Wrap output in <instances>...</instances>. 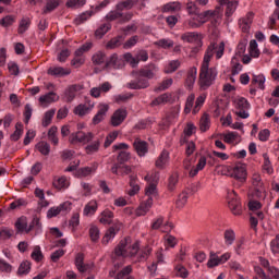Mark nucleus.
<instances>
[{
	"instance_id": "obj_27",
	"label": "nucleus",
	"mask_w": 279,
	"mask_h": 279,
	"mask_svg": "<svg viewBox=\"0 0 279 279\" xmlns=\"http://www.w3.org/2000/svg\"><path fill=\"white\" fill-rule=\"evenodd\" d=\"M59 99L60 96H58V94L50 92L39 97V104L41 106H49V104H54V101H59Z\"/></svg>"
},
{
	"instance_id": "obj_17",
	"label": "nucleus",
	"mask_w": 279,
	"mask_h": 279,
	"mask_svg": "<svg viewBox=\"0 0 279 279\" xmlns=\"http://www.w3.org/2000/svg\"><path fill=\"white\" fill-rule=\"evenodd\" d=\"M128 119V110L126 109H117L111 116V125L113 128H119L123 121Z\"/></svg>"
},
{
	"instance_id": "obj_37",
	"label": "nucleus",
	"mask_w": 279,
	"mask_h": 279,
	"mask_svg": "<svg viewBox=\"0 0 279 279\" xmlns=\"http://www.w3.org/2000/svg\"><path fill=\"white\" fill-rule=\"evenodd\" d=\"M223 240H225V245L227 247H230V245H234V242L236 241V233L232 229H227L223 232Z\"/></svg>"
},
{
	"instance_id": "obj_3",
	"label": "nucleus",
	"mask_w": 279,
	"mask_h": 279,
	"mask_svg": "<svg viewBox=\"0 0 279 279\" xmlns=\"http://www.w3.org/2000/svg\"><path fill=\"white\" fill-rule=\"evenodd\" d=\"M230 178H233L241 184L247 182V166L245 163H235L233 167L228 169Z\"/></svg>"
},
{
	"instance_id": "obj_4",
	"label": "nucleus",
	"mask_w": 279,
	"mask_h": 279,
	"mask_svg": "<svg viewBox=\"0 0 279 279\" xmlns=\"http://www.w3.org/2000/svg\"><path fill=\"white\" fill-rule=\"evenodd\" d=\"M93 138H95V134H93V132L86 133L84 131H78L70 135L69 142L71 145H77V143H81L82 145H88Z\"/></svg>"
},
{
	"instance_id": "obj_60",
	"label": "nucleus",
	"mask_w": 279,
	"mask_h": 279,
	"mask_svg": "<svg viewBox=\"0 0 279 279\" xmlns=\"http://www.w3.org/2000/svg\"><path fill=\"white\" fill-rule=\"evenodd\" d=\"M31 258L35 260V263H40L43 258H45V255H43V251L40 250V246H34L33 252L31 254Z\"/></svg>"
},
{
	"instance_id": "obj_58",
	"label": "nucleus",
	"mask_w": 279,
	"mask_h": 279,
	"mask_svg": "<svg viewBox=\"0 0 279 279\" xmlns=\"http://www.w3.org/2000/svg\"><path fill=\"white\" fill-rule=\"evenodd\" d=\"M187 202H189V193L182 192L181 194H179L177 198L175 206L177 208H184Z\"/></svg>"
},
{
	"instance_id": "obj_38",
	"label": "nucleus",
	"mask_w": 279,
	"mask_h": 279,
	"mask_svg": "<svg viewBox=\"0 0 279 279\" xmlns=\"http://www.w3.org/2000/svg\"><path fill=\"white\" fill-rule=\"evenodd\" d=\"M204 167H206V157H201L196 167L191 168L190 178H195L199 171L204 170Z\"/></svg>"
},
{
	"instance_id": "obj_40",
	"label": "nucleus",
	"mask_w": 279,
	"mask_h": 279,
	"mask_svg": "<svg viewBox=\"0 0 279 279\" xmlns=\"http://www.w3.org/2000/svg\"><path fill=\"white\" fill-rule=\"evenodd\" d=\"M53 117H56V109L46 111L44 118L41 119L43 128H49V125H51V121H53Z\"/></svg>"
},
{
	"instance_id": "obj_41",
	"label": "nucleus",
	"mask_w": 279,
	"mask_h": 279,
	"mask_svg": "<svg viewBox=\"0 0 279 279\" xmlns=\"http://www.w3.org/2000/svg\"><path fill=\"white\" fill-rule=\"evenodd\" d=\"M99 147H101V141L96 140L85 147V153L88 156H93V154H97V151H99Z\"/></svg>"
},
{
	"instance_id": "obj_53",
	"label": "nucleus",
	"mask_w": 279,
	"mask_h": 279,
	"mask_svg": "<svg viewBox=\"0 0 279 279\" xmlns=\"http://www.w3.org/2000/svg\"><path fill=\"white\" fill-rule=\"evenodd\" d=\"M97 171V165H93L90 167H84L78 169L80 178H88V175L95 173Z\"/></svg>"
},
{
	"instance_id": "obj_39",
	"label": "nucleus",
	"mask_w": 279,
	"mask_h": 279,
	"mask_svg": "<svg viewBox=\"0 0 279 279\" xmlns=\"http://www.w3.org/2000/svg\"><path fill=\"white\" fill-rule=\"evenodd\" d=\"M92 62L95 66H101V64H106V52L97 51L92 57Z\"/></svg>"
},
{
	"instance_id": "obj_15",
	"label": "nucleus",
	"mask_w": 279,
	"mask_h": 279,
	"mask_svg": "<svg viewBox=\"0 0 279 279\" xmlns=\"http://www.w3.org/2000/svg\"><path fill=\"white\" fill-rule=\"evenodd\" d=\"M150 228L151 230H160L161 228V232H171L173 225L170 222L165 223V217L159 216L153 220Z\"/></svg>"
},
{
	"instance_id": "obj_18",
	"label": "nucleus",
	"mask_w": 279,
	"mask_h": 279,
	"mask_svg": "<svg viewBox=\"0 0 279 279\" xmlns=\"http://www.w3.org/2000/svg\"><path fill=\"white\" fill-rule=\"evenodd\" d=\"M220 5H227L225 15L227 19H230L234 12H236V8H239V0H217Z\"/></svg>"
},
{
	"instance_id": "obj_6",
	"label": "nucleus",
	"mask_w": 279,
	"mask_h": 279,
	"mask_svg": "<svg viewBox=\"0 0 279 279\" xmlns=\"http://www.w3.org/2000/svg\"><path fill=\"white\" fill-rule=\"evenodd\" d=\"M204 23H208V11L203 13H199L198 11L187 21V26L189 29H197L198 27H202Z\"/></svg>"
},
{
	"instance_id": "obj_44",
	"label": "nucleus",
	"mask_w": 279,
	"mask_h": 279,
	"mask_svg": "<svg viewBox=\"0 0 279 279\" xmlns=\"http://www.w3.org/2000/svg\"><path fill=\"white\" fill-rule=\"evenodd\" d=\"M48 140L52 145L58 146L60 140L58 138V126L53 125L48 131Z\"/></svg>"
},
{
	"instance_id": "obj_1",
	"label": "nucleus",
	"mask_w": 279,
	"mask_h": 279,
	"mask_svg": "<svg viewBox=\"0 0 279 279\" xmlns=\"http://www.w3.org/2000/svg\"><path fill=\"white\" fill-rule=\"evenodd\" d=\"M215 49H217L215 44H210L207 47L201 64L198 85L202 90H208L215 84V80H217V69L210 68V60L215 56Z\"/></svg>"
},
{
	"instance_id": "obj_59",
	"label": "nucleus",
	"mask_w": 279,
	"mask_h": 279,
	"mask_svg": "<svg viewBox=\"0 0 279 279\" xmlns=\"http://www.w3.org/2000/svg\"><path fill=\"white\" fill-rule=\"evenodd\" d=\"M36 149H38V151L41 153L43 156H49V153L51 151V146L47 142H39L36 145Z\"/></svg>"
},
{
	"instance_id": "obj_64",
	"label": "nucleus",
	"mask_w": 279,
	"mask_h": 279,
	"mask_svg": "<svg viewBox=\"0 0 279 279\" xmlns=\"http://www.w3.org/2000/svg\"><path fill=\"white\" fill-rule=\"evenodd\" d=\"M266 279H279V269L276 266L269 267Z\"/></svg>"
},
{
	"instance_id": "obj_51",
	"label": "nucleus",
	"mask_w": 279,
	"mask_h": 279,
	"mask_svg": "<svg viewBox=\"0 0 279 279\" xmlns=\"http://www.w3.org/2000/svg\"><path fill=\"white\" fill-rule=\"evenodd\" d=\"M89 239L92 243H97L99 241V227L95 226V225H90L89 227Z\"/></svg>"
},
{
	"instance_id": "obj_5",
	"label": "nucleus",
	"mask_w": 279,
	"mask_h": 279,
	"mask_svg": "<svg viewBox=\"0 0 279 279\" xmlns=\"http://www.w3.org/2000/svg\"><path fill=\"white\" fill-rule=\"evenodd\" d=\"M133 16L134 14L132 12L123 13V11L116 9L113 11H110L105 19L109 22L120 21V23H128L132 21Z\"/></svg>"
},
{
	"instance_id": "obj_19",
	"label": "nucleus",
	"mask_w": 279,
	"mask_h": 279,
	"mask_svg": "<svg viewBox=\"0 0 279 279\" xmlns=\"http://www.w3.org/2000/svg\"><path fill=\"white\" fill-rule=\"evenodd\" d=\"M208 21H211L213 25H219L221 19H223V8L217 7L215 10H207Z\"/></svg>"
},
{
	"instance_id": "obj_12",
	"label": "nucleus",
	"mask_w": 279,
	"mask_h": 279,
	"mask_svg": "<svg viewBox=\"0 0 279 279\" xmlns=\"http://www.w3.org/2000/svg\"><path fill=\"white\" fill-rule=\"evenodd\" d=\"M94 108L95 102H93L90 99H86L84 104H80L74 108L73 113L76 114V117H86V114L93 112Z\"/></svg>"
},
{
	"instance_id": "obj_33",
	"label": "nucleus",
	"mask_w": 279,
	"mask_h": 279,
	"mask_svg": "<svg viewBox=\"0 0 279 279\" xmlns=\"http://www.w3.org/2000/svg\"><path fill=\"white\" fill-rule=\"evenodd\" d=\"M223 142L228 145H239L241 136L236 132H229L223 135Z\"/></svg>"
},
{
	"instance_id": "obj_57",
	"label": "nucleus",
	"mask_w": 279,
	"mask_h": 279,
	"mask_svg": "<svg viewBox=\"0 0 279 279\" xmlns=\"http://www.w3.org/2000/svg\"><path fill=\"white\" fill-rule=\"evenodd\" d=\"M21 136H23V123L17 122L15 124V131L11 134V141H20Z\"/></svg>"
},
{
	"instance_id": "obj_32",
	"label": "nucleus",
	"mask_w": 279,
	"mask_h": 279,
	"mask_svg": "<svg viewBox=\"0 0 279 279\" xmlns=\"http://www.w3.org/2000/svg\"><path fill=\"white\" fill-rule=\"evenodd\" d=\"M97 208H99L97 201H89L83 209V215L85 217H93L97 213Z\"/></svg>"
},
{
	"instance_id": "obj_8",
	"label": "nucleus",
	"mask_w": 279,
	"mask_h": 279,
	"mask_svg": "<svg viewBox=\"0 0 279 279\" xmlns=\"http://www.w3.org/2000/svg\"><path fill=\"white\" fill-rule=\"evenodd\" d=\"M228 204L232 215H242L243 206L241 205V201L239 196H236V192L231 191L228 193Z\"/></svg>"
},
{
	"instance_id": "obj_24",
	"label": "nucleus",
	"mask_w": 279,
	"mask_h": 279,
	"mask_svg": "<svg viewBox=\"0 0 279 279\" xmlns=\"http://www.w3.org/2000/svg\"><path fill=\"white\" fill-rule=\"evenodd\" d=\"M105 69H123V60L119 59L117 53L110 56L105 63Z\"/></svg>"
},
{
	"instance_id": "obj_45",
	"label": "nucleus",
	"mask_w": 279,
	"mask_h": 279,
	"mask_svg": "<svg viewBox=\"0 0 279 279\" xmlns=\"http://www.w3.org/2000/svg\"><path fill=\"white\" fill-rule=\"evenodd\" d=\"M112 29V24L107 23V24H102L100 25L96 32H95V36L97 38H104V36H106V34H108V32H110Z\"/></svg>"
},
{
	"instance_id": "obj_23",
	"label": "nucleus",
	"mask_w": 279,
	"mask_h": 279,
	"mask_svg": "<svg viewBox=\"0 0 279 279\" xmlns=\"http://www.w3.org/2000/svg\"><path fill=\"white\" fill-rule=\"evenodd\" d=\"M137 181L138 177L136 174L130 175L129 185L131 186V189L128 191V195H130V197H134V195H138V193L141 192V185L136 183Z\"/></svg>"
},
{
	"instance_id": "obj_55",
	"label": "nucleus",
	"mask_w": 279,
	"mask_h": 279,
	"mask_svg": "<svg viewBox=\"0 0 279 279\" xmlns=\"http://www.w3.org/2000/svg\"><path fill=\"white\" fill-rule=\"evenodd\" d=\"M173 86V78L163 80L157 87H155V93H160L162 90H167Z\"/></svg>"
},
{
	"instance_id": "obj_48",
	"label": "nucleus",
	"mask_w": 279,
	"mask_h": 279,
	"mask_svg": "<svg viewBox=\"0 0 279 279\" xmlns=\"http://www.w3.org/2000/svg\"><path fill=\"white\" fill-rule=\"evenodd\" d=\"M95 13L93 11H86L78 16L74 19V25H82L83 23H86L90 16H93Z\"/></svg>"
},
{
	"instance_id": "obj_34",
	"label": "nucleus",
	"mask_w": 279,
	"mask_h": 279,
	"mask_svg": "<svg viewBox=\"0 0 279 279\" xmlns=\"http://www.w3.org/2000/svg\"><path fill=\"white\" fill-rule=\"evenodd\" d=\"M112 219H114V213H112L110 209H105L99 215V222L104 226H110V223H112Z\"/></svg>"
},
{
	"instance_id": "obj_31",
	"label": "nucleus",
	"mask_w": 279,
	"mask_h": 279,
	"mask_svg": "<svg viewBox=\"0 0 279 279\" xmlns=\"http://www.w3.org/2000/svg\"><path fill=\"white\" fill-rule=\"evenodd\" d=\"M182 66V61L181 60H171L168 62V64L165 65L163 68V73L166 75H170L171 73H175L178 69Z\"/></svg>"
},
{
	"instance_id": "obj_11",
	"label": "nucleus",
	"mask_w": 279,
	"mask_h": 279,
	"mask_svg": "<svg viewBox=\"0 0 279 279\" xmlns=\"http://www.w3.org/2000/svg\"><path fill=\"white\" fill-rule=\"evenodd\" d=\"M252 23H254V12L250 11L245 14V16L241 17L238 21L239 28L243 34H250V29H252Z\"/></svg>"
},
{
	"instance_id": "obj_50",
	"label": "nucleus",
	"mask_w": 279,
	"mask_h": 279,
	"mask_svg": "<svg viewBox=\"0 0 279 279\" xmlns=\"http://www.w3.org/2000/svg\"><path fill=\"white\" fill-rule=\"evenodd\" d=\"M180 10H182V3L180 2H169L162 8V12H180Z\"/></svg>"
},
{
	"instance_id": "obj_2",
	"label": "nucleus",
	"mask_w": 279,
	"mask_h": 279,
	"mask_svg": "<svg viewBox=\"0 0 279 279\" xmlns=\"http://www.w3.org/2000/svg\"><path fill=\"white\" fill-rule=\"evenodd\" d=\"M138 250H141V244L138 242L130 243V239L125 238L120 241L117 245L114 252L116 256H122L123 258H132L138 254Z\"/></svg>"
},
{
	"instance_id": "obj_25",
	"label": "nucleus",
	"mask_w": 279,
	"mask_h": 279,
	"mask_svg": "<svg viewBox=\"0 0 279 279\" xmlns=\"http://www.w3.org/2000/svg\"><path fill=\"white\" fill-rule=\"evenodd\" d=\"M108 105H99L98 107V112L94 116L93 118V124L94 125H99L104 119H106V113L108 112Z\"/></svg>"
},
{
	"instance_id": "obj_61",
	"label": "nucleus",
	"mask_w": 279,
	"mask_h": 279,
	"mask_svg": "<svg viewBox=\"0 0 279 279\" xmlns=\"http://www.w3.org/2000/svg\"><path fill=\"white\" fill-rule=\"evenodd\" d=\"M32 25V20L29 17H24L20 21L19 25V34H25L29 26Z\"/></svg>"
},
{
	"instance_id": "obj_14",
	"label": "nucleus",
	"mask_w": 279,
	"mask_h": 279,
	"mask_svg": "<svg viewBox=\"0 0 279 279\" xmlns=\"http://www.w3.org/2000/svg\"><path fill=\"white\" fill-rule=\"evenodd\" d=\"M121 228H123V223L121 222H116L113 226H111L102 236L101 243L102 245H108L114 236H117V233L120 232Z\"/></svg>"
},
{
	"instance_id": "obj_35",
	"label": "nucleus",
	"mask_w": 279,
	"mask_h": 279,
	"mask_svg": "<svg viewBox=\"0 0 279 279\" xmlns=\"http://www.w3.org/2000/svg\"><path fill=\"white\" fill-rule=\"evenodd\" d=\"M75 266L77 267L78 271H81V274H84V271H88V269L93 267V264L92 265L84 264V254L78 253L75 257Z\"/></svg>"
},
{
	"instance_id": "obj_28",
	"label": "nucleus",
	"mask_w": 279,
	"mask_h": 279,
	"mask_svg": "<svg viewBox=\"0 0 279 279\" xmlns=\"http://www.w3.org/2000/svg\"><path fill=\"white\" fill-rule=\"evenodd\" d=\"M14 226L17 232H25L26 234H29V231H27L29 229V225H27V217L21 216L16 219Z\"/></svg>"
},
{
	"instance_id": "obj_62",
	"label": "nucleus",
	"mask_w": 279,
	"mask_h": 279,
	"mask_svg": "<svg viewBox=\"0 0 279 279\" xmlns=\"http://www.w3.org/2000/svg\"><path fill=\"white\" fill-rule=\"evenodd\" d=\"M145 195L147 197H156L158 195V189L156 183H149L146 187H145Z\"/></svg>"
},
{
	"instance_id": "obj_22",
	"label": "nucleus",
	"mask_w": 279,
	"mask_h": 279,
	"mask_svg": "<svg viewBox=\"0 0 279 279\" xmlns=\"http://www.w3.org/2000/svg\"><path fill=\"white\" fill-rule=\"evenodd\" d=\"M52 185L57 191H65V189L71 186V181L66 177H54Z\"/></svg>"
},
{
	"instance_id": "obj_43",
	"label": "nucleus",
	"mask_w": 279,
	"mask_h": 279,
	"mask_svg": "<svg viewBox=\"0 0 279 279\" xmlns=\"http://www.w3.org/2000/svg\"><path fill=\"white\" fill-rule=\"evenodd\" d=\"M265 82H266L265 75H263V74H259V75L254 74L253 77H252V81H251V86H254V85L257 84V86H258V88L260 90H265Z\"/></svg>"
},
{
	"instance_id": "obj_49",
	"label": "nucleus",
	"mask_w": 279,
	"mask_h": 279,
	"mask_svg": "<svg viewBox=\"0 0 279 279\" xmlns=\"http://www.w3.org/2000/svg\"><path fill=\"white\" fill-rule=\"evenodd\" d=\"M122 43L123 36L113 37L106 44V49H117L118 47H121Z\"/></svg>"
},
{
	"instance_id": "obj_36",
	"label": "nucleus",
	"mask_w": 279,
	"mask_h": 279,
	"mask_svg": "<svg viewBox=\"0 0 279 279\" xmlns=\"http://www.w3.org/2000/svg\"><path fill=\"white\" fill-rule=\"evenodd\" d=\"M171 101V94L165 93L155 98L151 102L150 106L154 108L156 106H165V104H169Z\"/></svg>"
},
{
	"instance_id": "obj_16",
	"label": "nucleus",
	"mask_w": 279,
	"mask_h": 279,
	"mask_svg": "<svg viewBox=\"0 0 279 279\" xmlns=\"http://www.w3.org/2000/svg\"><path fill=\"white\" fill-rule=\"evenodd\" d=\"M133 148L136 151L137 156H140V158H143V156H146L147 151H149V144H147V142L141 140L140 137H136L133 142Z\"/></svg>"
},
{
	"instance_id": "obj_7",
	"label": "nucleus",
	"mask_w": 279,
	"mask_h": 279,
	"mask_svg": "<svg viewBox=\"0 0 279 279\" xmlns=\"http://www.w3.org/2000/svg\"><path fill=\"white\" fill-rule=\"evenodd\" d=\"M252 184L254 186L253 197H256L257 199L265 197V186L263 185V178L260 177V173H253Z\"/></svg>"
},
{
	"instance_id": "obj_21",
	"label": "nucleus",
	"mask_w": 279,
	"mask_h": 279,
	"mask_svg": "<svg viewBox=\"0 0 279 279\" xmlns=\"http://www.w3.org/2000/svg\"><path fill=\"white\" fill-rule=\"evenodd\" d=\"M48 75H52L54 77H66V75H71V69L62 66H51L48 69Z\"/></svg>"
},
{
	"instance_id": "obj_26",
	"label": "nucleus",
	"mask_w": 279,
	"mask_h": 279,
	"mask_svg": "<svg viewBox=\"0 0 279 279\" xmlns=\"http://www.w3.org/2000/svg\"><path fill=\"white\" fill-rule=\"evenodd\" d=\"M128 88L131 90H141L143 88H149V81L145 78H138L137 81H131L128 83Z\"/></svg>"
},
{
	"instance_id": "obj_63",
	"label": "nucleus",
	"mask_w": 279,
	"mask_h": 279,
	"mask_svg": "<svg viewBox=\"0 0 279 279\" xmlns=\"http://www.w3.org/2000/svg\"><path fill=\"white\" fill-rule=\"evenodd\" d=\"M174 274L178 278H189V270L183 265H177L174 267Z\"/></svg>"
},
{
	"instance_id": "obj_30",
	"label": "nucleus",
	"mask_w": 279,
	"mask_h": 279,
	"mask_svg": "<svg viewBox=\"0 0 279 279\" xmlns=\"http://www.w3.org/2000/svg\"><path fill=\"white\" fill-rule=\"evenodd\" d=\"M169 165V151L162 150L155 161V166L157 169H165Z\"/></svg>"
},
{
	"instance_id": "obj_52",
	"label": "nucleus",
	"mask_w": 279,
	"mask_h": 279,
	"mask_svg": "<svg viewBox=\"0 0 279 279\" xmlns=\"http://www.w3.org/2000/svg\"><path fill=\"white\" fill-rule=\"evenodd\" d=\"M59 5V0H47L46 7L43 10V14H49L50 12H53V10H56Z\"/></svg>"
},
{
	"instance_id": "obj_46",
	"label": "nucleus",
	"mask_w": 279,
	"mask_h": 279,
	"mask_svg": "<svg viewBox=\"0 0 279 279\" xmlns=\"http://www.w3.org/2000/svg\"><path fill=\"white\" fill-rule=\"evenodd\" d=\"M155 47H160V49H172L175 43L172 39L162 38L154 43Z\"/></svg>"
},
{
	"instance_id": "obj_20",
	"label": "nucleus",
	"mask_w": 279,
	"mask_h": 279,
	"mask_svg": "<svg viewBox=\"0 0 279 279\" xmlns=\"http://www.w3.org/2000/svg\"><path fill=\"white\" fill-rule=\"evenodd\" d=\"M158 71V66L154 63H149L140 70L141 77H146V80H154L156 77V72Z\"/></svg>"
},
{
	"instance_id": "obj_29",
	"label": "nucleus",
	"mask_w": 279,
	"mask_h": 279,
	"mask_svg": "<svg viewBox=\"0 0 279 279\" xmlns=\"http://www.w3.org/2000/svg\"><path fill=\"white\" fill-rule=\"evenodd\" d=\"M195 80H197V68L192 66L187 71L185 86H187V88H193Z\"/></svg>"
},
{
	"instance_id": "obj_47",
	"label": "nucleus",
	"mask_w": 279,
	"mask_h": 279,
	"mask_svg": "<svg viewBox=\"0 0 279 279\" xmlns=\"http://www.w3.org/2000/svg\"><path fill=\"white\" fill-rule=\"evenodd\" d=\"M32 271V263L28 260H24L20 264L17 269V276H27Z\"/></svg>"
},
{
	"instance_id": "obj_42",
	"label": "nucleus",
	"mask_w": 279,
	"mask_h": 279,
	"mask_svg": "<svg viewBox=\"0 0 279 279\" xmlns=\"http://www.w3.org/2000/svg\"><path fill=\"white\" fill-rule=\"evenodd\" d=\"M199 130L201 132H208L210 130V116L204 113L199 120Z\"/></svg>"
},
{
	"instance_id": "obj_54",
	"label": "nucleus",
	"mask_w": 279,
	"mask_h": 279,
	"mask_svg": "<svg viewBox=\"0 0 279 279\" xmlns=\"http://www.w3.org/2000/svg\"><path fill=\"white\" fill-rule=\"evenodd\" d=\"M240 71H243V65L239 62L236 57L231 59V74L239 75Z\"/></svg>"
},
{
	"instance_id": "obj_56",
	"label": "nucleus",
	"mask_w": 279,
	"mask_h": 279,
	"mask_svg": "<svg viewBox=\"0 0 279 279\" xmlns=\"http://www.w3.org/2000/svg\"><path fill=\"white\" fill-rule=\"evenodd\" d=\"M248 53H250L251 58H258L260 56V50L258 49V44L254 39H252L250 41Z\"/></svg>"
},
{
	"instance_id": "obj_10",
	"label": "nucleus",
	"mask_w": 279,
	"mask_h": 279,
	"mask_svg": "<svg viewBox=\"0 0 279 279\" xmlns=\"http://www.w3.org/2000/svg\"><path fill=\"white\" fill-rule=\"evenodd\" d=\"M181 40L189 45H204V34L197 32H185L181 35Z\"/></svg>"
},
{
	"instance_id": "obj_13",
	"label": "nucleus",
	"mask_w": 279,
	"mask_h": 279,
	"mask_svg": "<svg viewBox=\"0 0 279 279\" xmlns=\"http://www.w3.org/2000/svg\"><path fill=\"white\" fill-rule=\"evenodd\" d=\"M151 206H154L153 197H147L146 199L142 201L137 208L134 210L135 217H145V215L151 210Z\"/></svg>"
},
{
	"instance_id": "obj_9",
	"label": "nucleus",
	"mask_w": 279,
	"mask_h": 279,
	"mask_svg": "<svg viewBox=\"0 0 279 279\" xmlns=\"http://www.w3.org/2000/svg\"><path fill=\"white\" fill-rule=\"evenodd\" d=\"M84 90V84L77 83L69 85L64 90V99L68 104H71L78 95Z\"/></svg>"
}]
</instances>
